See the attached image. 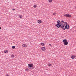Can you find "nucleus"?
Segmentation results:
<instances>
[{"label": "nucleus", "mask_w": 76, "mask_h": 76, "mask_svg": "<svg viewBox=\"0 0 76 76\" xmlns=\"http://www.w3.org/2000/svg\"><path fill=\"white\" fill-rule=\"evenodd\" d=\"M69 28L70 26L69 24H67V22H65L64 23V25L62 28L63 30H65L66 29H69Z\"/></svg>", "instance_id": "nucleus-1"}, {"label": "nucleus", "mask_w": 76, "mask_h": 76, "mask_svg": "<svg viewBox=\"0 0 76 76\" xmlns=\"http://www.w3.org/2000/svg\"><path fill=\"white\" fill-rule=\"evenodd\" d=\"M57 23V24L55 25V26H56V27H57V28H59L60 27L61 28V26H60V24H61V22H60V21H58Z\"/></svg>", "instance_id": "nucleus-2"}, {"label": "nucleus", "mask_w": 76, "mask_h": 76, "mask_svg": "<svg viewBox=\"0 0 76 76\" xmlns=\"http://www.w3.org/2000/svg\"><path fill=\"white\" fill-rule=\"evenodd\" d=\"M28 69H34V67H33V64H28Z\"/></svg>", "instance_id": "nucleus-3"}, {"label": "nucleus", "mask_w": 76, "mask_h": 76, "mask_svg": "<svg viewBox=\"0 0 76 76\" xmlns=\"http://www.w3.org/2000/svg\"><path fill=\"white\" fill-rule=\"evenodd\" d=\"M62 42H63L64 44V45H67L68 44V42H67V40L65 39H64L63 41Z\"/></svg>", "instance_id": "nucleus-4"}, {"label": "nucleus", "mask_w": 76, "mask_h": 76, "mask_svg": "<svg viewBox=\"0 0 76 76\" xmlns=\"http://www.w3.org/2000/svg\"><path fill=\"white\" fill-rule=\"evenodd\" d=\"M64 23V21L63 20H62L61 22V24H60L61 28L63 27L64 25V24H63Z\"/></svg>", "instance_id": "nucleus-5"}, {"label": "nucleus", "mask_w": 76, "mask_h": 76, "mask_svg": "<svg viewBox=\"0 0 76 76\" xmlns=\"http://www.w3.org/2000/svg\"><path fill=\"white\" fill-rule=\"evenodd\" d=\"M64 16L67 17L68 18H71V17H72V15L70 14H66L64 15Z\"/></svg>", "instance_id": "nucleus-6"}, {"label": "nucleus", "mask_w": 76, "mask_h": 76, "mask_svg": "<svg viewBox=\"0 0 76 76\" xmlns=\"http://www.w3.org/2000/svg\"><path fill=\"white\" fill-rule=\"evenodd\" d=\"M41 49H42V51H45L46 50L45 48L44 47H42V48H41Z\"/></svg>", "instance_id": "nucleus-7"}, {"label": "nucleus", "mask_w": 76, "mask_h": 76, "mask_svg": "<svg viewBox=\"0 0 76 76\" xmlns=\"http://www.w3.org/2000/svg\"><path fill=\"white\" fill-rule=\"evenodd\" d=\"M23 47H27V45H26V44H23L22 45Z\"/></svg>", "instance_id": "nucleus-8"}, {"label": "nucleus", "mask_w": 76, "mask_h": 76, "mask_svg": "<svg viewBox=\"0 0 76 76\" xmlns=\"http://www.w3.org/2000/svg\"><path fill=\"white\" fill-rule=\"evenodd\" d=\"M41 22H42V21L40 20H39L38 21V23L39 24L41 23Z\"/></svg>", "instance_id": "nucleus-9"}, {"label": "nucleus", "mask_w": 76, "mask_h": 76, "mask_svg": "<svg viewBox=\"0 0 76 76\" xmlns=\"http://www.w3.org/2000/svg\"><path fill=\"white\" fill-rule=\"evenodd\" d=\"M75 55H72L71 56V58H72V59H74V58H75Z\"/></svg>", "instance_id": "nucleus-10"}, {"label": "nucleus", "mask_w": 76, "mask_h": 76, "mask_svg": "<svg viewBox=\"0 0 76 76\" xmlns=\"http://www.w3.org/2000/svg\"><path fill=\"white\" fill-rule=\"evenodd\" d=\"M8 50H6L4 51L5 53H8Z\"/></svg>", "instance_id": "nucleus-11"}, {"label": "nucleus", "mask_w": 76, "mask_h": 76, "mask_svg": "<svg viewBox=\"0 0 76 76\" xmlns=\"http://www.w3.org/2000/svg\"><path fill=\"white\" fill-rule=\"evenodd\" d=\"M25 70L26 71V72H28V71H29V69L26 68Z\"/></svg>", "instance_id": "nucleus-12"}, {"label": "nucleus", "mask_w": 76, "mask_h": 76, "mask_svg": "<svg viewBox=\"0 0 76 76\" xmlns=\"http://www.w3.org/2000/svg\"><path fill=\"white\" fill-rule=\"evenodd\" d=\"M48 65L49 67H51V64H48Z\"/></svg>", "instance_id": "nucleus-13"}, {"label": "nucleus", "mask_w": 76, "mask_h": 76, "mask_svg": "<svg viewBox=\"0 0 76 76\" xmlns=\"http://www.w3.org/2000/svg\"><path fill=\"white\" fill-rule=\"evenodd\" d=\"M41 44L42 46H44V43H41Z\"/></svg>", "instance_id": "nucleus-14"}, {"label": "nucleus", "mask_w": 76, "mask_h": 76, "mask_svg": "<svg viewBox=\"0 0 76 76\" xmlns=\"http://www.w3.org/2000/svg\"><path fill=\"white\" fill-rule=\"evenodd\" d=\"M48 1L49 3H51L53 1V0H49Z\"/></svg>", "instance_id": "nucleus-15"}, {"label": "nucleus", "mask_w": 76, "mask_h": 76, "mask_svg": "<svg viewBox=\"0 0 76 76\" xmlns=\"http://www.w3.org/2000/svg\"><path fill=\"white\" fill-rule=\"evenodd\" d=\"M19 18H22V15H20L19 16Z\"/></svg>", "instance_id": "nucleus-16"}, {"label": "nucleus", "mask_w": 76, "mask_h": 76, "mask_svg": "<svg viewBox=\"0 0 76 76\" xmlns=\"http://www.w3.org/2000/svg\"><path fill=\"white\" fill-rule=\"evenodd\" d=\"M12 48H13V49H15V46H12Z\"/></svg>", "instance_id": "nucleus-17"}, {"label": "nucleus", "mask_w": 76, "mask_h": 76, "mask_svg": "<svg viewBox=\"0 0 76 76\" xmlns=\"http://www.w3.org/2000/svg\"><path fill=\"white\" fill-rule=\"evenodd\" d=\"M35 8L37 7V5H34L33 6Z\"/></svg>", "instance_id": "nucleus-18"}, {"label": "nucleus", "mask_w": 76, "mask_h": 76, "mask_svg": "<svg viewBox=\"0 0 76 76\" xmlns=\"http://www.w3.org/2000/svg\"><path fill=\"white\" fill-rule=\"evenodd\" d=\"M11 57H15V56H14V55L12 54V55Z\"/></svg>", "instance_id": "nucleus-19"}, {"label": "nucleus", "mask_w": 76, "mask_h": 76, "mask_svg": "<svg viewBox=\"0 0 76 76\" xmlns=\"http://www.w3.org/2000/svg\"><path fill=\"white\" fill-rule=\"evenodd\" d=\"M12 10H13V11L15 10V9H12Z\"/></svg>", "instance_id": "nucleus-20"}, {"label": "nucleus", "mask_w": 76, "mask_h": 76, "mask_svg": "<svg viewBox=\"0 0 76 76\" xmlns=\"http://www.w3.org/2000/svg\"><path fill=\"white\" fill-rule=\"evenodd\" d=\"M6 76H9V75H8V74H7V75H6Z\"/></svg>", "instance_id": "nucleus-21"}, {"label": "nucleus", "mask_w": 76, "mask_h": 76, "mask_svg": "<svg viewBox=\"0 0 76 76\" xmlns=\"http://www.w3.org/2000/svg\"><path fill=\"white\" fill-rule=\"evenodd\" d=\"M53 15H56V13H54Z\"/></svg>", "instance_id": "nucleus-22"}, {"label": "nucleus", "mask_w": 76, "mask_h": 76, "mask_svg": "<svg viewBox=\"0 0 76 76\" xmlns=\"http://www.w3.org/2000/svg\"><path fill=\"white\" fill-rule=\"evenodd\" d=\"M49 45H50V46H51V44H49Z\"/></svg>", "instance_id": "nucleus-23"}, {"label": "nucleus", "mask_w": 76, "mask_h": 76, "mask_svg": "<svg viewBox=\"0 0 76 76\" xmlns=\"http://www.w3.org/2000/svg\"><path fill=\"white\" fill-rule=\"evenodd\" d=\"M1 29V27H0V30Z\"/></svg>", "instance_id": "nucleus-24"}, {"label": "nucleus", "mask_w": 76, "mask_h": 76, "mask_svg": "<svg viewBox=\"0 0 76 76\" xmlns=\"http://www.w3.org/2000/svg\"><path fill=\"white\" fill-rule=\"evenodd\" d=\"M75 57H76V56H75Z\"/></svg>", "instance_id": "nucleus-25"}]
</instances>
